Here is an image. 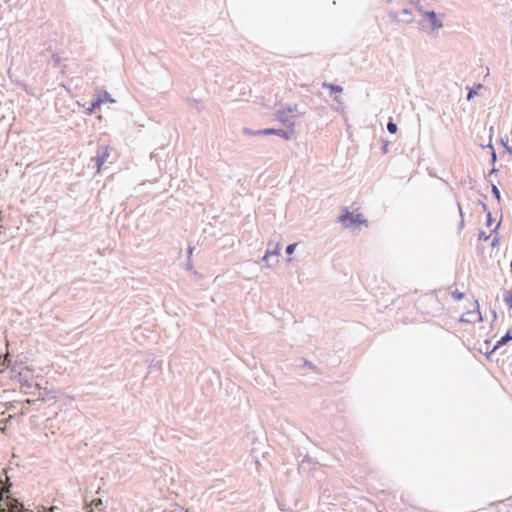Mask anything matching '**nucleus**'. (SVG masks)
<instances>
[{
	"mask_svg": "<svg viewBox=\"0 0 512 512\" xmlns=\"http://www.w3.org/2000/svg\"><path fill=\"white\" fill-rule=\"evenodd\" d=\"M510 340H512V333L510 331H508L506 333V335L501 338V340L499 341V344L500 345L505 344Z\"/></svg>",
	"mask_w": 512,
	"mask_h": 512,
	"instance_id": "nucleus-14",
	"label": "nucleus"
},
{
	"mask_svg": "<svg viewBox=\"0 0 512 512\" xmlns=\"http://www.w3.org/2000/svg\"><path fill=\"white\" fill-rule=\"evenodd\" d=\"M388 17L393 22H397V23L409 24L413 21V13H412V10L409 8H404L399 13H396L394 11H389Z\"/></svg>",
	"mask_w": 512,
	"mask_h": 512,
	"instance_id": "nucleus-5",
	"label": "nucleus"
},
{
	"mask_svg": "<svg viewBox=\"0 0 512 512\" xmlns=\"http://www.w3.org/2000/svg\"><path fill=\"white\" fill-rule=\"evenodd\" d=\"M297 247V244L296 243H293V244H290L286 247V253L287 254H292L294 253L295 249Z\"/></svg>",
	"mask_w": 512,
	"mask_h": 512,
	"instance_id": "nucleus-17",
	"label": "nucleus"
},
{
	"mask_svg": "<svg viewBox=\"0 0 512 512\" xmlns=\"http://www.w3.org/2000/svg\"><path fill=\"white\" fill-rule=\"evenodd\" d=\"M53 510H54V507L50 508L49 512H53Z\"/></svg>",
	"mask_w": 512,
	"mask_h": 512,
	"instance_id": "nucleus-28",
	"label": "nucleus"
},
{
	"mask_svg": "<svg viewBox=\"0 0 512 512\" xmlns=\"http://www.w3.org/2000/svg\"><path fill=\"white\" fill-rule=\"evenodd\" d=\"M322 87L328 89L331 93H341L343 91L341 86L330 83H323Z\"/></svg>",
	"mask_w": 512,
	"mask_h": 512,
	"instance_id": "nucleus-10",
	"label": "nucleus"
},
{
	"mask_svg": "<svg viewBox=\"0 0 512 512\" xmlns=\"http://www.w3.org/2000/svg\"><path fill=\"white\" fill-rule=\"evenodd\" d=\"M458 208H459V212H460L461 217H463L462 208H461V205L459 203H458Z\"/></svg>",
	"mask_w": 512,
	"mask_h": 512,
	"instance_id": "nucleus-24",
	"label": "nucleus"
},
{
	"mask_svg": "<svg viewBox=\"0 0 512 512\" xmlns=\"http://www.w3.org/2000/svg\"><path fill=\"white\" fill-rule=\"evenodd\" d=\"M93 504H94V506H95L96 508H98V507L102 504V501H101L100 499H98V500H94V501H93Z\"/></svg>",
	"mask_w": 512,
	"mask_h": 512,
	"instance_id": "nucleus-20",
	"label": "nucleus"
},
{
	"mask_svg": "<svg viewBox=\"0 0 512 512\" xmlns=\"http://www.w3.org/2000/svg\"><path fill=\"white\" fill-rule=\"evenodd\" d=\"M387 129L390 133H395L397 131V125L394 122L390 121L387 124Z\"/></svg>",
	"mask_w": 512,
	"mask_h": 512,
	"instance_id": "nucleus-15",
	"label": "nucleus"
},
{
	"mask_svg": "<svg viewBox=\"0 0 512 512\" xmlns=\"http://www.w3.org/2000/svg\"><path fill=\"white\" fill-rule=\"evenodd\" d=\"M334 101L338 104V105H342V101L339 97H335L334 98Z\"/></svg>",
	"mask_w": 512,
	"mask_h": 512,
	"instance_id": "nucleus-22",
	"label": "nucleus"
},
{
	"mask_svg": "<svg viewBox=\"0 0 512 512\" xmlns=\"http://www.w3.org/2000/svg\"><path fill=\"white\" fill-rule=\"evenodd\" d=\"M250 134L251 135H277L281 138L289 140L294 135V130L266 128V129L250 132Z\"/></svg>",
	"mask_w": 512,
	"mask_h": 512,
	"instance_id": "nucleus-6",
	"label": "nucleus"
},
{
	"mask_svg": "<svg viewBox=\"0 0 512 512\" xmlns=\"http://www.w3.org/2000/svg\"><path fill=\"white\" fill-rule=\"evenodd\" d=\"M463 296H464V295H463L462 293H458V294H456V295H455V298H456V299H458V300H460V299H462V298H463Z\"/></svg>",
	"mask_w": 512,
	"mask_h": 512,
	"instance_id": "nucleus-23",
	"label": "nucleus"
},
{
	"mask_svg": "<svg viewBox=\"0 0 512 512\" xmlns=\"http://www.w3.org/2000/svg\"><path fill=\"white\" fill-rule=\"evenodd\" d=\"M304 111H300L298 109V105L287 106L283 109H279L275 113V118L277 121L285 125L288 129L294 130L295 126V117H300L304 115Z\"/></svg>",
	"mask_w": 512,
	"mask_h": 512,
	"instance_id": "nucleus-3",
	"label": "nucleus"
},
{
	"mask_svg": "<svg viewBox=\"0 0 512 512\" xmlns=\"http://www.w3.org/2000/svg\"><path fill=\"white\" fill-rule=\"evenodd\" d=\"M73 404L74 398L70 395L41 387L39 383L34 385V410L43 417L47 416V421L60 412L68 411Z\"/></svg>",
	"mask_w": 512,
	"mask_h": 512,
	"instance_id": "nucleus-1",
	"label": "nucleus"
},
{
	"mask_svg": "<svg viewBox=\"0 0 512 512\" xmlns=\"http://www.w3.org/2000/svg\"><path fill=\"white\" fill-rule=\"evenodd\" d=\"M482 238H484V240H487V237H485V235H482V234H481V235L479 236V239H482Z\"/></svg>",
	"mask_w": 512,
	"mask_h": 512,
	"instance_id": "nucleus-27",
	"label": "nucleus"
},
{
	"mask_svg": "<svg viewBox=\"0 0 512 512\" xmlns=\"http://www.w3.org/2000/svg\"><path fill=\"white\" fill-rule=\"evenodd\" d=\"M6 491H7V488H6L5 484H4V482L0 479V501L2 500L3 494Z\"/></svg>",
	"mask_w": 512,
	"mask_h": 512,
	"instance_id": "nucleus-16",
	"label": "nucleus"
},
{
	"mask_svg": "<svg viewBox=\"0 0 512 512\" xmlns=\"http://www.w3.org/2000/svg\"><path fill=\"white\" fill-rule=\"evenodd\" d=\"M414 6L420 16L418 23L420 30L430 37L438 36L440 31L445 28L446 14L436 12L419 0L414 3Z\"/></svg>",
	"mask_w": 512,
	"mask_h": 512,
	"instance_id": "nucleus-2",
	"label": "nucleus"
},
{
	"mask_svg": "<svg viewBox=\"0 0 512 512\" xmlns=\"http://www.w3.org/2000/svg\"><path fill=\"white\" fill-rule=\"evenodd\" d=\"M493 194L495 195V197L499 200L500 199V192L498 190V188L496 186H493Z\"/></svg>",
	"mask_w": 512,
	"mask_h": 512,
	"instance_id": "nucleus-18",
	"label": "nucleus"
},
{
	"mask_svg": "<svg viewBox=\"0 0 512 512\" xmlns=\"http://www.w3.org/2000/svg\"><path fill=\"white\" fill-rule=\"evenodd\" d=\"M386 1H387L388 3H391V2H392V0H386Z\"/></svg>",
	"mask_w": 512,
	"mask_h": 512,
	"instance_id": "nucleus-29",
	"label": "nucleus"
},
{
	"mask_svg": "<svg viewBox=\"0 0 512 512\" xmlns=\"http://www.w3.org/2000/svg\"><path fill=\"white\" fill-rule=\"evenodd\" d=\"M338 222L346 229H357L361 225L366 224V220L359 213L349 212L345 210L339 217Z\"/></svg>",
	"mask_w": 512,
	"mask_h": 512,
	"instance_id": "nucleus-4",
	"label": "nucleus"
},
{
	"mask_svg": "<svg viewBox=\"0 0 512 512\" xmlns=\"http://www.w3.org/2000/svg\"><path fill=\"white\" fill-rule=\"evenodd\" d=\"M475 94H476V92L471 90V91L468 93L467 99H468V100H471Z\"/></svg>",
	"mask_w": 512,
	"mask_h": 512,
	"instance_id": "nucleus-21",
	"label": "nucleus"
},
{
	"mask_svg": "<svg viewBox=\"0 0 512 512\" xmlns=\"http://www.w3.org/2000/svg\"><path fill=\"white\" fill-rule=\"evenodd\" d=\"M279 253H280V245L278 243H276L275 248L273 250H267L262 259H263V261L268 262V260L271 256H275L277 258L279 256Z\"/></svg>",
	"mask_w": 512,
	"mask_h": 512,
	"instance_id": "nucleus-9",
	"label": "nucleus"
},
{
	"mask_svg": "<svg viewBox=\"0 0 512 512\" xmlns=\"http://www.w3.org/2000/svg\"><path fill=\"white\" fill-rule=\"evenodd\" d=\"M504 300L512 309V289L505 293Z\"/></svg>",
	"mask_w": 512,
	"mask_h": 512,
	"instance_id": "nucleus-13",
	"label": "nucleus"
},
{
	"mask_svg": "<svg viewBox=\"0 0 512 512\" xmlns=\"http://www.w3.org/2000/svg\"><path fill=\"white\" fill-rule=\"evenodd\" d=\"M482 238H484V240H487V237H485V235H482V234H481V235L479 236V239H482Z\"/></svg>",
	"mask_w": 512,
	"mask_h": 512,
	"instance_id": "nucleus-25",
	"label": "nucleus"
},
{
	"mask_svg": "<svg viewBox=\"0 0 512 512\" xmlns=\"http://www.w3.org/2000/svg\"><path fill=\"white\" fill-rule=\"evenodd\" d=\"M482 238H484V240H487V237H485V235H482V234H481V235L479 236V239H482Z\"/></svg>",
	"mask_w": 512,
	"mask_h": 512,
	"instance_id": "nucleus-26",
	"label": "nucleus"
},
{
	"mask_svg": "<svg viewBox=\"0 0 512 512\" xmlns=\"http://www.w3.org/2000/svg\"><path fill=\"white\" fill-rule=\"evenodd\" d=\"M98 100L101 104L103 103H106V102H110V103H114L115 100L110 96V94L106 91L102 92L99 96H98Z\"/></svg>",
	"mask_w": 512,
	"mask_h": 512,
	"instance_id": "nucleus-11",
	"label": "nucleus"
},
{
	"mask_svg": "<svg viewBox=\"0 0 512 512\" xmlns=\"http://www.w3.org/2000/svg\"><path fill=\"white\" fill-rule=\"evenodd\" d=\"M100 105L101 103L97 98L94 102H92L91 106L87 109V113L92 114L95 111V109L98 108Z\"/></svg>",
	"mask_w": 512,
	"mask_h": 512,
	"instance_id": "nucleus-12",
	"label": "nucleus"
},
{
	"mask_svg": "<svg viewBox=\"0 0 512 512\" xmlns=\"http://www.w3.org/2000/svg\"><path fill=\"white\" fill-rule=\"evenodd\" d=\"M110 156V151L107 146H101L98 148L97 155L92 160L95 161L97 166L96 173H99L102 165L107 161Z\"/></svg>",
	"mask_w": 512,
	"mask_h": 512,
	"instance_id": "nucleus-7",
	"label": "nucleus"
},
{
	"mask_svg": "<svg viewBox=\"0 0 512 512\" xmlns=\"http://www.w3.org/2000/svg\"><path fill=\"white\" fill-rule=\"evenodd\" d=\"M489 147H490L491 149H493V147H492V145H491V144H489ZM492 161H493V162H495V161H496V153H495V151H494V150H492Z\"/></svg>",
	"mask_w": 512,
	"mask_h": 512,
	"instance_id": "nucleus-19",
	"label": "nucleus"
},
{
	"mask_svg": "<svg viewBox=\"0 0 512 512\" xmlns=\"http://www.w3.org/2000/svg\"><path fill=\"white\" fill-rule=\"evenodd\" d=\"M462 322L472 323V322H481L482 316L479 311H470L466 314L462 315L461 319Z\"/></svg>",
	"mask_w": 512,
	"mask_h": 512,
	"instance_id": "nucleus-8",
	"label": "nucleus"
}]
</instances>
